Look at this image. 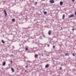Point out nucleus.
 Returning a JSON list of instances; mask_svg holds the SVG:
<instances>
[{"mask_svg":"<svg viewBox=\"0 0 76 76\" xmlns=\"http://www.w3.org/2000/svg\"><path fill=\"white\" fill-rule=\"evenodd\" d=\"M41 33L39 32V31L35 32L34 33V36L31 37V39H33V38H34L35 36H38V35H39Z\"/></svg>","mask_w":76,"mask_h":76,"instance_id":"nucleus-1","label":"nucleus"},{"mask_svg":"<svg viewBox=\"0 0 76 76\" xmlns=\"http://www.w3.org/2000/svg\"><path fill=\"white\" fill-rule=\"evenodd\" d=\"M74 16V14H72L68 16L69 18H73Z\"/></svg>","mask_w":76,"mask_h":76,"instance_id":"nucleus-2","label":"nucleus"},{"mask_svg":"<svg viewBox=\"0 0 76 76\" xmlns=\"http://www.w3.org/2000/svg\"><path fill=\"white\" fill-rule=\"evenodd\" d=\"M28 48H29V47L27 46H26L25 49L26 51H28Z\"/></svg>","mask_w":76,"mask_h":76,"instance_id":"nucleus-3","label":"nucleus"},{"mask_svg":"<svg viewBox=\"0 0 76 76\" xmlns=\"http://www.w3.org/2000/svg\"><path fill=\"white\" fill-rule=\"evenodd\" d=\"M51 31L50 30L48 32V34L49 35H51Z\"/></svg>","mask_w":76,"mask_h":76,"instance_id":"nucleus-4","label":"nucleus"},{"mask_svg":"<svg viewBox=\"0 0 76 76\" xmlns=\"http://www.w3.org/2000/svg\"><path fill=\"white\" fill-rule=\"evenodd\" d=\"M49 2L50 3H54V1L53 0H50L49 1Z\"/></svg>","mask_w":76,"mask_h":76,"instance_id":"nucleus-5","label":"nucleus"},{"mask_svg":"<svg viewBox=\"0 0 76 76\" xmlns=\"http://www.w3.org/2000/svg\"><path fill=\"white\" fill-rule=\"evenodd\" d=\"M49 66V64H47L45 66V68H48V67Z\"/></svg>","mask_w":76,"mask_h":76,"instance_id":"nucleus-6","label":"nucleus"},{"mask_svg":"<svg viewBox=\"0 0 76 76\" xmlns=\"http://www.w3.org/2000/svg\"><path fill=\"white\" fill-rule=\"evenodd\" d=\"M34 57H35V58H37V57H38V55H37V54L35 55Z\"/></svg>","mask_w":76,"mask_h":76,"instance_id":"nucleus-7","label":"nucleus"},{"mask_svg":"<svg viewBox=\"0 0 76 76\" xmlns=\"http://www.w3.org/2000/svg\"><path fill=\"white\" fill-rule=\"evenodd\" d=\"M2 64H3V66H5L6 64V62H3V63Z\"/></svg>","mask_w":76,"mask_h":76,"instance_id":"nucleus-8","label":"nucleus"},{"mask_svg":"<svg viewBox=\"0 0 76 76\" xmlns=\"http://www.w3.org/2000/svg\"><path fill=\"white\" fill-rule=\"evenodd\" d=\"M65 17V15L64 14H63L62 16V19H64V17Z\"/></svg>","mask_w":76,"mask_h":76,"instance_id":"nucleus-9","label":"nucleus"},{"mask_svg":"<svg viewBox=\"0 0 76 76\" xmlns=\"http://www.w3.org/2000/svg\"><path fill=\"white\" fill-rule=\"evenodd\" d=\"M11 70H12V72H14V69H13V68H11Z\"/></svg>","mask_w":76,"mask_h":76,"instance_id":"nucleus-10","label":"nucleus"},{"mask_svg":"<svg viewBox=\"0 0 76 76\" xmlns=\"http://www.w3.org/2000/svg\"><path fill=\"white\" fill-rule=\"evenodd\" d=\"M60 5H62V4H63V2L62 1H61L60 2Z\"/></svg>","mask_w":76,"mask_h":76,"instance_id":"nucleus-11","label":"nucleus"},{"mask_svg":"<svg viewBox=\"0 0 76 76\" xmlns=\"http://www.w3.org/2000/svg\"><path fill=\"white\" fill-rule=\"evenodd\" d=\"M39 39H42V36H40L39 37Z\"/></svg>","mask_w":76,"mask_h":76,"instance_id":"nucleus-12","label":"nucleus"},{"mask_svg":"<svg viewBox=\"0 0 76 76\" xmlns=\"http://www.w3.org/2000/svg\"><path fill=\"white\" fill-rule=\"evenodd\" d=\"M1 42H2V43H3V44H4V41H3V40H1Z\"/></svg>","mask_w":76,"mask_h":76,"instance_id":"nucleus-13","label":"nucleus"},{"mask_svg":"<svg viewBox=\"0 0 76 76\" xmlns=\"http://www.w3.org/2000/svg\"><path fill=\"white\" fill-rule=\"evenodd\" d=\"M15 19H14V18H13V19H12V22H15Z\"/></svg>","mask_w":76,"mask_h":76,"instance_id":"nucleus-14","label":"nucleus"},{"mask_svg":"<svg viewBox=\"0 0 76 76\" xmlns=\"http://www.w3.org/2000/svg\"><path fill=\"white\" fill-rule=\"evenodd\" d=\"M25 67L26 68H28V65H27V66H25Z\"/></svg>","mask_w":76,"mask_h":76,"instance_id":"nucleus-15","label":"nucleus"},{"mask_svg":"<svg viewBox=\"0 0 76 76\" xmlns=\"http://www.w3.org/2000/svg\"><path fill=\"white\" fill-rule=\"evenodd\" d=\"M47 12H44V15H45L46 14H47Z\"/></svg>","mask_w":76,"mask_h":76,"instance_id":"nucleus-16","label":"nucleus"},{"mask_svg":"<svg viewBox=\"0 0 76 76\" xmlns=\"http://www.w3.org/2000/svg\"><path fill=\"white\" fill-rule=\"evenodd\" d=\"M65 56H69V54H68L67 53H66L65 54Z\"/></svg>","mask_w":76,"mask_h":76,"instance_id":"nucleus-17","label":"nucleus"},{"mask_svg":"<svg viewBox=\"0 0 76 76\" xmlns=\"http://www.w3.org/2000/svg\"><path fill=\"white\" fill-rule=\"evenodd\" d=\"M10 57H12V56H13V54H11V55H10Z\"/></svg>","mask_w":76,"mask_h":76,"instance_id":"nucleus-18","label":"nucleus"},{"mask_svg":"<svg viewBox=\"0 0 76 76\" xmlns=\"http://www.w3.org/2000/svg\"><path fill=\"white\" fill-rule=\"evenodd\" d=\"M43 37H44V38H45V36L44 35H43Z\"/></svg>","mask_w":76,"mask_h":76,"instance_id":"nucleus-19","label":"nucleus"},{"mask_svg":"<svg viewBox=\"0 0 76 76\" xmlns=\"http://www.w3.org/2000/svg\"><path fill=\"white\" fill-rule=\"evenodd\" d=\"M55 46L54 45L53 46V48H55Z\"/></svg>","mask_w":76,"mask_h":76,"instance_id":"nucleus-20","label":"nucleus"},{"mask_svg":"<svg viewBox=\"0 0 76 76\" xmlns=\"http://www.w3.org/2000/svg\"><path fill=\"white\" fill-rule=\"evenodd\" d=\"M37 4V2H35V5H36Z\"/></svg>","mask_w":76,"mask_h":76,"instance_id":"nucleus-21","label":"nucleus"},{"mask_svg":"<svg viewBox=\"0 0 76 76\" xmlns=\"http://www.w3.org/2000/svg\"><path fill=\"white\" fill-rule=\"evenodd\" d=\"M59 69L60 70H61V69H62V68H61V67H60L59 68Z\"/></svg>","mask_w":76,"mask_h":76,"instance_id":"nucleus-22","label":"nucleus"},{"mask_svg":"<svg viewBox=\"0 0 76 76\" xmlns=\"http://www.w3.org/2000/svg\"><path fill=\"white\" fill-rule=\"evenodd\" d=\"M5 13V16H6L7 15V13H6V12H5L4 13Z\"/></svg>","mask_w":76,"mask_h":76,"instance_id":"nucleus-23","label":"nucleus"},{"mask_svg":"<svg viewBox=\"0 0 76 76\" xmlns=\"http://www.w3.org/2000/svg\"><path fill=\"white\" fill-rule=\"evenodd\" d=\"M72 2H75V0H72Z\"/></svg>","mask_w":76,"mask_h":76,"instance_id":"nucleus-24","label":"nucleus"},{"mask_svg":"<svg viewBox=\"0 0 76 76\" xmlns=\"http://www.w3.org/2000/svg\"><path fill=\"white\" fill-rule=\"evenodd\" d=\"M4 13H6V10H4Z\"/></svg>","mask_w":76,"mask_h":76,"instance_id":"nucleus-25","label":"nucleus"},{"mask_svg":"<svg viewBox=\"0 0 76 76\" xmlns=\"http://www.w3.org/2000/svg\"><path fill=\"white\" fill-rule=\"evenodd\" d=\"M74 30H75V28H73L72 29V31H74Z\"/></svg>","mask_w":76,"mask_h":76,"instance_id":"nucleus-26","label":"nucleus"},{"mask_svg":"<svg viewBox=\"0 0 76 76\" xmlns=\"http://www.w3.org/2000/svg\"><path fill=\"white\" fill-rule=\"evenodd\" d=\"M72 55L73 56H75V54L74 53H73Z\"/></svg>","mask_w":76,"mask_h":76,"instance_id":"nucleus-27","label":"nucleus"},{"mask_svg":"<svg viewBox=\"0 0 76 76\" xmlns=\"http://www.w3.org/2000/svg\"><path fill=\"white\" fill-rule=\"evenodd\" d=\"M48 47H50V45H48Z\"/></svg>","mask_w":76,"mask_h":76,"instance_id":"nucleus-28","label":"nucleus"},{"mask_svg":"<svg viewBox=\"0 0 76 76\" xmlns=\"http://www.w3.org/2000/svg\"><path fill=\"white\" fill-rule=\"evenodd\" d=\"M75 15L76 16V12H75Z\"/></svg>","mask_w":76,"mask_h":76,"instance_id":"nucleus-29","label":"nucleus"},{"mask_svg":"<svg viewBox=\"0 0 76 76\" xmlns=\"http://www.w3.org/2000/svg\"><path fill=\"white\" fill-rule=\"evenodd\" d=\"M45 0H41V1H45Z\"/></svg>","mask_w":76,"mask_h":76,"instance_id":"nucleus-30","label":"nucleus"},{"mask_svg":"<svg viewBox=\"0 0 76 76\" xmlns=\"http://www.w3.org/2000/svg\"><path fill=\"white\" fill-rule=\"evenodd\" d=\"M25 71L26 72V70H25Z\"/></svg>","mask_w":76,"mask_h":76,"instance_id":"nucleus-31","label":"nucleus"},{"mask_svg":"<svg viewBox=\"0 0 76 76\" xmlns=\"http://www.w3.org/2000/svg\"><path fill=\"white\" fill-rule=\"evenodd\" d=\"M11 63H12V61H11Z\"/></svg>","mask_w":76,"mask_h":76,"instance_id":"nucleus-32","label":"nucleus"},{"mask_svg":"<svg viewBox=\"0 0 76 76\" xmlns=\"http://www.w3.org/2000/svg\"><path fill=\"white\" fill-rule=\"evenodd\" d=\"M20 46H21V45H20Z\"/></svg>","mask_w":76,"mask_h":76,"instance_id":"nucleus-33","label":"nucleus"},{"mask_svg":"<svg viewBox=\"0 0 76 76\" xmlns=\"http://www.w3.org/2000/svg\"><path fill=\"white\" fill-rule=\"evenodd\" d=\"M12 47H13V48H14V47H13V46H12Z\"/></svg>","mask_w":76,"mask_h":76,"instance_id":"nucleus-34","label":"nucleus"},{"mask_svg":"<svg viewBox=\"0 0 76 76\" xmlns=\"http://www.w3.org/2000/svg\"><path fill=\"white\" fill-rule=\"evenodd\" d=\"M42 56H43V55H42Z\"/></svg>","mask_w":76,"mask_h":76,"instance_id":"nucleus-35","label":"nucleus"},{"mask_svg":"<svg viewBox=\"0 0 76 76\" xmlns=\"http://www.w3.org/2000/svg\"><path fill=\"white\" fill-rule=\"evenodd\" d=\"M54 44V43H53V44Z\"/></svg>","mask_w":76,"mask_h":76,"instance_id":"nucleus-36","label":"nucleus"},{"mask_svg":"<svg viewBox=\"0 0 76 76\" xmlns=\"http://www.w3.org/2000/svg\"><path fill=\"white\" fill-rule=\"evenodd\" d=\"M38 0H37V1H38Z\"/></svg>","mask_w":76,"mask_h":76,"instance_id":"nucleus-37","label":"nucleus"}]
</instances>
